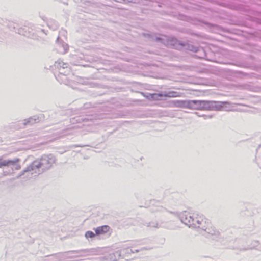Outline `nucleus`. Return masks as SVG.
<instances>
[{
  "label": "nucleus",
  "mask_w": 261,
  "mask_h": 261,
  "mask_svg": "<svg viewBox=\"0 0 261 261\" xmlns=\"http://www.w3.org/2000/svg\"><path fill=\"white\" fill-rule=\"evenodd\" d=\"M95 234L91 231H88L86 232L85 233V237L86 238H92L94 237Z\"/></svg>",
  "instance_id": "6"
},
{
  "label": "nucleus",
  "mask_w": 261,
  "mask_h": 261,
  "mask_svg": "<svg viewBox=\"0 0 261 261\" xmlns=\"http://www.w3.org/2000/svg\"><path fill=\"white\" fill-rule=\"evenodd\" d=\"M149 96L151 99L158 100L160 99V97H164V94L154 93L150 94Z\"/></svg>",
  "instance_id": "5"
},
{
  "label": "nucleus",
  "mask_w": 261,
  "mask_h": 261,
  "mask_svg": "<svg viewBox=\"0 0 261 261\" xmlns=\"http://www.w3.org/2000/svg\"><path fill=\"white\" fill-rule=\"evenodd\" d=\"M20 160L16 159L13 160H4L2 158H0V168L3 166H8L10 165H14L15 163L19 162Z\"/></svg>",
  "instance_id": "3"
},
{
  "label": "nucleus",
  "mask_w": 261,
  "mask_h": 261,
  "mask_svg": "<svg viewBox=\"0 0 261 261\" xmlns=\"http://www.w3.org/2000/svg\"><path fill=\"white\" fill-rule=\"evenodd\" d=\"M110 228L108 225H103L94 229L96 235L104 234L109 231Z\"/></svg>",
  "instance_id": "2"
},
{
  "label": "nucleus",
  "mask_w": 261,
  "mask_h": 261,
  "mask_svg": "<svg viewBox=\"0 0 261 261\" xmlns=\"http://www.w3.org/2000/svg\"><path fill=\"white\" fill-rule=\"evenodd\" d=\"M180 96V94L175 91H170L169 92L164 93V97H177Z\"/></svg>",
  "instance_id": "4"
},
{
  "label": "nucleus",
  "mask_w": 261,
  "mask_h": 261,
  "mask_svg": "<svg viewBox=\"0 0 261 261\" xmlns=\"http://www.w3.org/2000/svg\"><path fill=\"white\" fill-rule=\"evenodd\" d=\"M185 216V223L189 225H201L202 222H204L205 224L210 223L209 221L203 215H199L196 213H193L192 215L189 213H186Z\"/></svg>",
  "instance_id": "1"
},
{
  "label": "nucleus",
  "mask_w": 261,
  "mask_h": 261,
  "mask_svg": "<svg viewBox=\"0 0 261 261\" xmlns=\"http://www.w3.org/2000/svg\"><path fill=\"white\" fill-rule=\"evenodd\" d=\"M186 102L185 101H180V100H177V101H175V105L177 106H182L185 105Z\"/></svg>",
  "instance_id": "7"
},
{
  "label": "nucleus",
  "mask_w": 261,
  "mask_h": 261,
  "mask_svg": "<svg viewBox=\"0 0 261 261\" xmlns=\"http://www.w3.org/2000/svg\"><path fill=\"white\" fill-rule=\"evenodd\" d=\"M198 102V101H193V102L194 103H197Z\"/></svg>",
  "instance_id": "9"
},
{
  "label": "nucleus",
  "mask_w": 261,
  "mask_h": 261,
  "mask_svg": "<svg viewBox=\"0 0 261 261\" xmlns=\"http://www.w3.org/2000/svg\"><path fill=\"white\" fill-rule=\"evenodd\" d=\"M18 163L19 162H17L15 163L14 165H12L13 166H14V168L15 170H20L21 169V166Z\"/></svg>",
  "instance_id": "8"
}]
</instances>
